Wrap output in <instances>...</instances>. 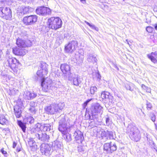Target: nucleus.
<instances>
[{
    "label": "nucleus",
    "mask_w": 157,
    "mask_h": 157,
    "mask_svg": "<svg viewBox=\"0 0 157 157\" xmlns=\"http://www.w3.org/2000/svg\"><path fill=\"white\" fill-rule=\"evenodd\" d=\"M48 65L45 63H43L41 64V69L38 70L36 74L40 78H43L41 82V86L42 90L44 91L47 92L51 89L53 86V83L52 81L48 78H46L44 79V78L48 73Z\"/></svg>",
    "instance_id": "obj_1"
},
{
    "label": "nucleus",
    "mask_w": 157,
    "mask_h": 157,
    "mask_svg": "<svg viewBox=\"0 0 157 157\" xmlns=\"http://www.w3.org/2000/svg\"><path fill=\"white\" fill-rule=\"evenodd\" d=\"M127 131L130 139L135 141H139L141 138V134L140 131L135 126L132 124L128 125Z\"/></svg>",
    "instance_id": "obj_2"
},
{
    "label": "nucleus",
    "mask_w": 157,
    "mask_h": 157,
    "mask_svg": "<svg viewBox=\"0 0 157 157\" xmlns=\"http://www.w3.org/2000/svg\"><path fill=\"white\" fill-rule=\"evenodd\" d=\"M65 106L63 102H59L58 104L52 103L46 106L44 109L48 114L53 115L56 114L59 110H62Z\"/></svg>",
    "instance_id": "obj_3"
},
{
    "label": "nucleus",
    "mask_w": 157,
    "mask_h": 157,
    "mask_svg": "<svg viewBox=\"0 0 157 157\" xmlns=\"http://www.w3.org/2000/svg\"><path fill=\"white\" fill-rule=\"evenodd\" d=\"M62 24V21L59 17H51L48 19L47 23V26L49 28L54 30L60 28Z\"/></svg>",
    "instance_id": "obj_4"
},
{
    "label": "nucleus",
    "mask_w": 157,
    "mask_h": 157,
    "mask_svg": "<svg viewBox=\"0 0 157 157\" xmlns=\"http://www.w3.org/2000/svg\"><path fill=\"white\" fill-rule=\"evenodd\" d=\"M0 17L7 20L11 19L12 12L10 8L8 7H0Z\"/></svg>",
    "instance_id": "obj_5"
},
{
    "label": "nucleus",
    "mask_w": 157,
    "mask_h": 157,
    "mask_svg": "<svg viewBox=\"0 0 157 157\" xmlns=\"http://www.w3.org/2000/svg\"><path fill=\"white\" fill-rule=\"evenodd\" d=\"M67 118L64 117L61 119L59 122L58 129L62 133L70 131V128H68V124H69Z\"/></svg>",
    "instance_id": "obj_6"
},
{
    "label": "nucleus",
    "mask_w": 157,
    "mask_h": 157,
    "mask_svg": "<svg viewBox=\"0 0 157 157\" xmlns=\"http://www.w3.org/2000/svg\"><path fill=\"white\" fill-rule=\"evenodd\" d=\"M32 137L34 139H37L40 140L44 142H48L50 137L45 132H43L42 131L36 132L32 133Z\"/></svg>",
    "instance_id": "obj_7"
},
{
    "label": "nucleus",
    "mask_w": 157,
    "mask_h": 157,
    "mask_svg": "<svg viewBox=\"0 0 157 157\" xmlns=\"http://www.w3.org/2000/svg\"><path fill=\"white\" fill-rule=\"evenodd\" d=\"M52 147L48 144L43 143L40 146V151L42 155L49 156L53 152V150L51 149Z\"/></svg>",
    "instance_id": "obj_8"
},
{
    "label": "nucleus",
    "mask_w": 157,
    "mask_h": 157,
    "mask_svg": "<svg viewBox=\"0 0 157 157\" xmlns=\"http://www.w3.org/2000/svg\"><path fill=\"white\" fill-rule=\"evenodd\" d=\"M117 147L115 143L111 142L105 144L104 145V150L106 153L110 154L116 151Z\"/></svg>",
    "instance_id": "obj_9"
},
{
    "label": "nucleus",
    "mask_w": 157,
    "mask_h": 157,
    "mask_svg": "<svg viewBox=\"0 0 157 157\" xmlns=\"http://www.w3.org/2000/svg\"><path fill=\"white\" fill-rule=\"evenodd\" d=\"M37 19V17L36 15H31L24 17L23 22L26 25H31L35 23Z\"/></svg>",
    "instance_id": "obj_10"
},
{
    "label": "nucleus",
    "mask_w": 157,
    "mask_h": 157,
    "mask_svg": "<svg viewBox=\"0 0 157 157\" xmlns=\"http://www.w3.org/2000/svg\"><path fill=\"white\" fill-rule=\"evenodd\" d=\"M36 13L37 14L45 16L51 13V10L49 8L42 6L38 8L36 10Z\"/></svg>",
    "instance_id": "obj_11"
},
{
    "label": "nucleus",
    "mask_w": 157,
    "mask_h": 157,
    "mask_svg": "<svg viewBox=\"0 0 157 157\" xmlns=\"http://www.w3.org/2000/svg\"><path fill=\"white\" fill-rule=\"evenodd\" d=\"M68 79L74 85L78 86L81 82L79 79L77 75L75 73L71 74L68 77Z\"/></svg>",
    "instance_id": "obj_12"
},
{
    "label": "nucleus",
    "mask_w": 157,
    "mask_h": 157,
    "mask_svg": "<svg viewBox=\"0 0 157 157\" xmlns=\"http://www.w3.org/2000/svg\"><path fill=\"white\" fill-rule=\"evenodd\" d=\"M77 45L78 43L76 41H72L65 47V50L67 52L71 53L75 50Z\"/></svg>",
    "instance_id": "obj_13"
},
{
    "label": "nucleus",
    "mask_w": 157,
    "mask_h": 157,
    "mask_svg": "<svg viewBox=\"0 0 157 157\" xmlns=\"http://www.w3.org/2000/svg\"><path fill=\"white\" fill-rule=\"evenodd\" d=\"M16 44L19 47L22 48L29 47L31 44L30 40L26 41L19 38L17 40Z\"/></svg>",
    "instance_id": "obj_14"
},
{
    "label": "nucleus",
    "mask_w": 157,
    "mask_h": 157,
    "mask_svg": "<svg viewBox=\"0 0 157 157\" xmlns=\"http://www.w3.org/2000/svg\"><path fill=\"white\" fill-rule=\"evenodd\" d=\"M19 61L14 58H9L6 62V66L10 67L12 69L15 68L17 64L18 63Z\"/></svg>",
    "instance_id": "obj_15"
},
{
    "label": "nucleus",
    "mask_w": 157,
    "mask_h": 157,
    "mask_svg": "<svg viewBox=\"0 0 157 157\" xmlns=\"http://www.w3.org/2000/svg\"><path fill=\"white\" fill-rule=\"evenodd\" d=\"M102 107L98 103H96L91 107L90 111L92 116L95 115L96 113H100L101 111Z\"/></svg>",
    "instance_id": "obj_16"
},
{
    "label": "nucleus",
    "mask_w": 157,
    "mask_h": 157,
    "mask_svg": "<svg viewBox=\"0 0 157 157\" xmlns=\"http://www.w3.org/2000/svg\"><path fill=\"white\" fill-rule=\"evenodd\" d=\"M60 69L63 74L67 75L68 76L71 74V67L66 63L62 64L61 65Z\"/></svg>",
    "instance_id": "obj_17"
},
{
    "label": "nucleus",
    "mask_w": 157,
    "mask_h": 157,
    "mask_svg": "<svg viewBox=\"0 0 157 157\" xmlns=\"http://www.w3.org/2000/svg\"><path fill=\"white\" fill-rule=\"evenodd\" d=\"M74 136L77 142L78 143H81L84 140L83 133L79 130L75 131L74 133Z\"/></svg>",
    "instance_id": "obj_18"
},
{
    "label": "nucleus",
    "mask_w": 157,
    "mask_h": 157,
    "mask_svg": "<svg viewBox=\"0 0 157 157\" xmlns=\"http://www.w3.org/2000/svg\"><path fill=\"white\" fill-rule=\"evenodd\" d=\"M37 96V94L34 93V92L31 93L29 91H25L23 95V98L26 100H31Z\"/></svg>",
    "instance_id": "obj_19"
},
{
    "label": "nucleus",
    "mask_w": 157,
    "mask_h": 157,
    "mask_svg": "<svg viewBox=\"0 0 157 157\" xmlns=\"http://www.w3.org/2000/svg\"><path fill=\"white\" fill-rule=\"evenodd\" d=\"M96 55L94 53H89L87 55V61L90 63L94 64L97 61Z\"/></svg>",
    "instance_id": "obj_20"
},
{
    "label": "nucleus",
    "mask_w": 157,
    "mask_h": 157,
    "mask_svg": "<svg viewBox=\"0 0 157 157\" xmlns=\"http://www.w3.org/2000/svg\"><path fill=\"white\" fill-rule=\"evenodd\" d=\"M13 52L15 55L17 56H24L26 53V50L24 49L16 47L13 48Z\"/></svg>",
    "instance_id": "obj_21"
},
{
    "label": "nucleus",
    "mask_w": 157,
    "mask_h": 157,
    "mask_svg": "<svg viewBox=\"0 0 157 157\" xmlns=\"http://www.w3.org/2000/svg\"><path fill=\"white\" fill-rule=\"evenodd\" d=\"M107 130L105 131L103 129H101L98 132V135H100L99 138L101 139H105V140L108 139L107 138Z\"/></svg>",
    "instance_id": "obj_22"
},
{
    "label": "nucleus",
    "mask_w": 157,
    "mask_h": 157,
    "mask_svg": "<svg viewBox=\"0 0 157 157\" xmlns=\"http://www.w3.org/2000/svg\"><path fill=\"white\" fill-rule=\"evenodd\" d=\"M125 87L127 90H129L132 92L135 91V86L132 83L128 82L125 84Z\"/></svg>",
    "instance_id": "obj_23"
},
{
    "label": "nucleus",
    "mask_w": 157,
    "mask_h": 157,
    "mask_svg": "<svg viewBox=\"0 0 157 157\" xmlns=\"http://www.w3.org/2000/svg\"><path fill=\"white\" fill-rule=\"evenodd\" d=\"M14 111L15 116L17 118H19L21 117L22 113L21 108H19L17 106H14Z\"/></svg>",
    "instance_id": "obj_24"
},
{
    "label": "nucleus",
    "mask_w": 157,
    "mask_h": 157,
    "mask_svg": "<svg viewBox=\"0 0 157 157\" xmlns=\"http://www.w3.org/2000/svg\"><path fill=\"white\" fill-rule=\"evenodd\" d=\"M70 131H67L65 133H62L63 137L67 142H69L71 140V135L69 133Z\"/></svg>",
    "instance_id": "obj_25"
},
{
    "label": "nucleus",
    "mask_w": 157,
    "mask_h": 157,
    "mask_svg": "<svg viewBox=\"0 0 157 157\" xmlns=\"http://www.w3.org/2000/svg\"><path fill=\"white\" fill-rule=\"evenodd\" d=\"M147 56L152 62L154 63H157V56L155 55L153 52H151L150 54H148Z\"/></svg>",
    "instance_id": "obj_26"
},
{
    "label": "nucleus",
    "mask_w": 157,
    "mask_h": 157,
    "mask_svg": "<svg viewBox=\"0 0 157 157\" xmlns=\"http://www.w3.org/2000/svg\"><path fill=\"white\" fill-rule=\"evenodd\" d=\"M111 96L110 93L108 92L104 91L102 92L101 95V97L103 99H108L111 98Z\"/></svg>",
    "instance_id": "obj_27"
},
{
    "label": "nucleus",
    "mask_w": 157,
    "mask_h": 157,
    "mask_svg": "<svg viewBox=\"0 0 157 157\" xmlns=\"http://www.w3.org/2000/svg\"><path fill=\"white\" fill-rule=\"evenodd\" d=\"M51 129V126L50 124H46L42 125L41 130L44 132L49 131Z\"/></svg>",
    "instance_id": "obj_28"
},
{
    "label": "nucleus",
    "mask_w": 157,
    "mask_h": 157,
    "mask_svg": "<svg viewBox=\"0 0 157 157\" xmlns=\"http://www.w3.org/2000/svg\"><path fill=\"white\" fill-rule=\"evenodd\" d=\"M3 77L4 79L6 80V81L8 82H13L14 80V78H13L11 75H5L3 76Z\"/></svg>",
    "instance_id": "obj_29"
},
{
    "label": "nucleus",
    "mask_w": 157,
    "mask_h": 157,
    "mask_svg": "<svg viewBox=\"0 0 157 157\" xmlns=\"http://www.w3.org/2000/svg\"><path fill=\"white\" fill-rule=\"evenodd\" d=\"M52 146L54 147L55 150L58 148H61L62 147L61 143L56 140L55 141L52 143Z\"/></svg>",
    "instance_id": "obj_30"
},
{
    "label": "nucleus",
    "mask_w": 157,
    "mask_h": 157,
    "mask_svg": "<svg viewBox=\"0 0 157 157\" xmlns=\"http://www.w3.org/2000/svg\"><path fill=\"white\" fill-rule=\"evenodd\" d=\"M17 124L19 127L21 128L23 132H25L26 126L25 124L21 121H17Z\"/></svg>",
    "instance_id": "obj_31"
},
{
    "label": "nucleus",
    "mask_w": 157,
    "mask_h": 157,
    "mask_svg": "<svg viewBox=\"0 0 157 157\" xmlns=\"http://www.w3.org/2000/svg\"><path fill=\"white\" fill-rule=\"evenodd\" d=\"M77 150L79 152L83 153L85 151V147L81 145H79L77 147Z\"/></svg>",
    "instance_id": "obj_32"
},
{
    "label": "nucleus",
    "mask_w": 157,
    "mask_h": 157,
    "mask_svg": "<svg viewBox=\"0 0 157 157\" xmlns=\"http://www.w3.org/2000/svg\"><path fill=\"white\" fill-rule=\"evenodd\" d=\"M7 123V120L5 118L4 116H1L0 117V124L2 125L6 124Z\"/></svg>",
    "instance_id": "obj_33"
},
{
    "label": "nucleus",
    "mask_w": 157,
    "mask_h": 157,
    "mask_svg": "<svg viewBox=\"0 0 157 157\" xmlns=\"http://www.w3.org/2000/svg\"><path fill=\"white\" fill-rule=\"evenodd\" d=\"M23 106L22 101L21 99H18L17 101L16 105L15 106H17L19 108H21Z\"/></svg>",
    "instance_id": "obj_34"
},
{
    "label": "nucleus",
    "mask_w": 157,
    "mask_h": 157,
    "mask_svg": "<svg viewBox=\"0 0 157 157\" xmlns=\"http://www.w3.org/2000/svg\"><path fill=\"white\" fill-rule=\"evenodd\" d=\"M33 137V138H31L29 139L28 143L29 145L31 147L33 146L35 144V141L33 139V138H34Z\"/></svg>",
    "instance_id": "obj_35"
},
{
    "label": "nucleus",
    "mask_w": 157,
    "mask_h": 157,
    "mask_svg": "<svg viewBox=\"0 0 157 157\" xmlns=\"http://www.w3.org/2000/svg\"><path fill=\"white\" fill-rule=\"evenodd\" d=\"M26 119L27 122L30 124L33 123L34 121V119L31 116L27 117Z\"/></svg>",
    "instance_id": "obj_36"
},
{
    "label": "nucleus",
    "mask_w": 157,
    "mask_h": 157,
    "mask_svg": "<svg viewBox=\"0 0 157 157\" xmlns=\"http://www.w3.org/2000/svg\"><path fill=\"white\" fill-rule=\"evenodd\" d=\"M107 138L109 137V139H114L113 133L112 132L109 131H107Z\"/></svg>",
    "instance_id": "obj_37"
},
{
    "label": "nucleus",
    "mask_w": 157,
    "mask_h": 157,
    "mask_svg": "<svg viewBox=\"0 0 157 157\" xmlns=\"http://www.w3.org/2000/svg\"><path fill=\"white\" fill-rule=\"evenodd\" d=\"M97 90V88L95 86H91L90 88V92L92 94H94Z\"/></svg>",
    "instance_id": "obj_38"
},
{
    "label": "nucleus",
    "mask_w": 157,
    "mask_h": 157,
    "mask_svg": "<svg viewBox=\"0 0 157 157\" xmlns=\"http://www.w3.org/2000/svg\"><path fill=\"white\" fill-rule=\"evenodd\" d=\"M84 22L87 25L89 26L92 29H95L96 30H97L98 29V28L96 27L94 25L90 24L89 23L86 21H85Z\"/></svg>",
    "instance_id": "obj_39"
},
{
    "label": "nucleus",
    "mask_w": 157,
    "mask_h": 157,
    "mask_svg": "<svg viewBox=\"0 0 157 157\" xmlns=\"http://www.w3.org/2000/svg\"><path fill=\"white\" fill-rule=\"evenodd\" d=\"M142 88L146 90L147 92H151V89L150 88L146 86L144 84L142 85Z\"/></svg>",
    "instance_id": "obj_40"
},
{
    "label": "nucleus",
    "mask_w": 157,
    "mask_h": 157,
    "mask_svg": "<svg viewBox=\"0 0 157 157\" xmlns=\"http://www.w3.org/2000/svg\"><path fill=\"white\" fill-rule=\"evenodd\" d=\"M153 29V28L150 26L147 27L146 29L147 31L150 33L152 32Z\"/></svg>",
    "instance_id": "obj_41"
},
{
    "label": "nucleus",
    "mask_w": 157,
    "mask_h": 157,
    "mask_svg": "<svg viewBox=\"0 0 157 157\" xmlns=\"http://www.w3.org/2000/svg\"><path fill=\"white\" fill-rule=\"evenodd\" d=\"M23 12H24V14H26L27 13L29 12V7H25L24 6H23Z\"/></svg>",
    "instance_id": "obj_42"
},
{
    "label": "nucleus",
    "mask_w": 157,
    "mask_h": 157,
    "mask_svg": "<svg viewBox=\"0 0 157 157\" xmlns=\"http://www.w3.org/2000/svg\"><path fill=\"white\" fill-rule=\"evenodd\" d=\"M42 126V125H41V124L40 123H37L36 124L35 127L37 128V129L38 131L40 130H41V127Z\"/></svg>",
    "instance_id": "obj_43"
},
{
    "label": "nucleus",
    "mask_w": 157,
    "mask_h": 157,
    "mask_svg": "<svg viewBox=\"0 0 157 157\" xmlns=\"http://www.w3.org/2000/svg\"><path fill=\"white\" fill-rule=\"evenodd\" d=\"M92 99H88L86 101H85L83 104V106L84 108H85L86 106H87L88 103Z\"/></svg>",
    "instance_id": "obj_44"
},
{
    "label": "nucleus",
    "mask_w": 157,
    "mask_h": 157,
    "mask_svg": "<svg viewBox=\"0 0 157 157\" xmlns=\"http://www.w3.org/2000/svg\"><path fill=\"white\" fill-rule=\"evenodd\" d=\"M79 54L81 56H83L84 55V51L82 49H80L78 51Z\"/></svg>",
    "instance_id": "obj_45"
},
{
    "label": "nucleus",
    "mask_w": 157,
    "mask_h": 157,
    "mask_svg": "<svg viewBox=\"0 0 157 157\" xmlns=\"http://www.w3.org/2000/svg\"><path fill=\"white\" fill-rule=\"evenodd\" d=\"M29 111L32 114H34L35 113L36 111L34 108H30L29 109Z\"/></svg>",
    "instance_id": "obj_46"
},
{
    "label": "nucleus",
    "mask_w": 157,
    "mask_h": 157,
    "mask_svg": "<svg viewBox=\"0 0 157 157\" xmlns=\"http://www.w3.org/2000/svg\"><path fill=\"white\" fill-rule=\"evenodd\" d=\"M23 6L21 7L20 8V10H19V13H21V15H23L25 14H24V12H23Z\"/></svg>",
    "instance_id": "obj_47"
},
{
    "label": "nucleus",
    "mask_w": 157,
    "mask_h": 157,
    "mask_svg": "<svg viewBox=\"0 0 157 157\" xmlns=\"http://www.w3.org/2000/svg\"><path fill=\"white\" fill-rule=\"evenodd\" d=\"M147 105V108L148 109L149 108V109H151V108L152 107V106L151 104L149 102H147L146 104Z\"/></svg>",
    "instance_id": "obj_48"
},
{
    "label": "nucleus",
    "mask_w": 157,
    "mask_h": 157,
    "mask_svg": "<svg viewBox=\"0 0 157 157\" xmlns=\"http://www.w3.org/2000/svg\"><path fill=\"white\" fill-rule=\"evenodd\" d=\"M30 105L31 108H34L35 106V103L34 101H31L30 103Z\"/></svg>",
    "instance_id": "obj_49"
},
{
    "label": "nucleus",
    "mask_w": 157,
    "mask_h": 157,
    "mask_svg": "<svg viewBox=\"0 0 157 157\" xmlns=\"http://www.w3.org/2000/svg\"><path fill=\"white\" fill-rule=\"evenodd\" d=\"M60 84V83L59 82H56V84H55L54 86L56 88H58L59 87V85Z\"/></svg>",
    "instance_id": "obj_50"
},
{
    "label": "nucleus",
    "mask_w": 157,
    "mask_h": 157,
    "mask_svg": "<svg viewBox=\"0 0 157 157\" xmlns=\"http://www.w3.org/2000/svg\"><path fill=\"white\" fill-rule=\"evenodd\" d=\"M1 151L3 154H7V152L5 151H4L3 148L1 149Z\"/></svg>",
    "instance_id": "obj_51"
},
{
    "label": "nucleus",
    "mask_w": 157,
    "mask_h": 157,
    "mask_svg": "<svg viewBox=\"0 0 157 157\" xmlns=\"http://www.w3.org/2000/svg\"><path fill=\"white\" fill-rule=\"evenodd\" d=\"M109 118H107L106 119V124L108 125L109 124Z\"/></svg>",
    "instance_id": "obj_52"
},
{
    "label": "nucleus",
    "mask_w": 157,
    "mask_h": 157,
    "mask_svg": "<svg viewBox=\"0 0 157 157\" xmlns=\"http://www.w3.org/2000/svg\"><path fill=\"white\" fill-rule=\"evenodd\" d=\"M145 22L147 23H149L151 22V19H148L147 18H146V21H145Z\"/></svg>",
    "instance_id": "obj_53"
},
{
    "label": "nucleus",
    "mask_w": 157,
    "mask_h": 157,
    "mask_svg": "<svg viewBox=\"0 0 157 157\" xmlns=\"http://www.w3.org/2000/svg\"><path fill=\"white\" fill-rule=\"evenodd\" d=\"M103 6H101V8L103 9H104V8H107L108 7L107 5L106 4H103Z\"/></svg>",
    "instance_id": "obj_54"
},
{
    "label": "nucleus",
    "mask_w": 157,
    "mask_h": 157,
    "mask_svg": "<svg viewBox=\"0 0 157 157\" xmlns=\"http://www.w3.org/2000/svg\"><path fill=\"white\" fill-rule=\"evenodd\" d=\"M156 118L155 116H154L153 117H152L151 118V120L154 122L155 121Z\"/></svg>",
    "instance_id": "obj_55"
},
{
    "label": "nucleus",
    "mask_w": 157,
    "mask_h": 157,
    "mask_svg": "<svg viewBox=\"0 0 157 157\" xmlns=\"http://www.w3.org/2000/svg\"><path fill=\"white\" fill-rule=\"evenodd\" d=\"M17 145V143H15V142H14L13 143V148H15V147H16Z\"/></svg>",
    "instance_id": "obj_56"
},
{
    "label": "nucleus",
    "mask_w": 157,
    "mask_h": 157,
    "mask_svg": "<svg viewBox=\"0 0 157 157\" xmlns=\"http://www.w3.org/2000/svg\"><path fill=\"white\" fill-rule=\"evenodd\" d=\"M153 26L154 27L155 29L157 30V24H156L153 25Z\"/></svg>",
    "instance_id": "obj_57"
},
{
    "label": "nucleus",
    "mask_w": 157,
    "mask_h": 157,
    "mask_svg": "<svg viewBox=\"0 0 157 157\" xmlns=\"http://www.w3.org/2000/svg\"><path fill=\"white\" fill-rule=\"evenodd\" d=\"M80 1L83 4L86 3V1L85 0H80Z\"/></svg>",
    "instance_id": "obj_58"
},
{
    "label": "nucleus",
    "mask_w": 157,
    "mask_h": 157,
    "mask_svg": "<svg viewBox=\"0 0 157 157\" xmlns=\"http://www.w3.org/2000/svg\"><path fill=\"white\" fill-rule=\"evenodd\" d=\"M153 54L155 55L156 56H157V51H155V52H153Z\"/></svg>",
    "instance_id": "obj_59"
},
{
    "label": "nucleus",
    "mask_w": 157,
    "mask_h": 157,
    "mask_svg": "<svg viewBox=\"0 0 157 157\" xmlns=\"http://www.w3.org/2000/svg\"><path fill=\"white\" fill-rule=\"evenodd\" d=\"M89 119H90V120H92V119L91 118V116H90V114H89Z\"/></svg>",
    "instance_id": "obj_60"
},
{
    "label": "nucleus",
    "mask_w": 157,
    "mask_h": 157,
    "mask_svg": "<svg viewBox=\"0 0 157 157\" xmlns=\"http://www.w3.org/2000/svg\"><path fill=\"white\" fill-rule=\"evenodd\" d=\"M126 41L127 42L128 44H129V45H130V44H129V43H128V40H126Z\"/></svg>",
    "instance_id": "obj_61"
},
{
    "label": "nucleus",
    "mask_w": 157,
    "mask_h": 157,
    "mask_svg": "<svg viewBox=\"0 0 157 157\" xmlns=\"http://www.w3.org/2000/svg\"><path fill=\"white\" fill-rule=\"evenodd\" d=\"M154 149H155L156 151L157 152V148H154Z\"/></svg>",
    "instance_id": "obj_62"
},
{
    "label": "nucleus",
    "mask_w": 157,
    "mask_h": 157,
    "mask_svg": "<svg viewBox=\"0 0 157 157\" xmlns=\"http://www.w3.org/2000/svg\"><path fill=\"white\" fill-rule=\"evenodd\" d=\"M156 129L157 130V125L156 126Z\"/></svg>",
    "instance_id": "obj_63"
},
{
    "label": "nucleus",
    "mask_w": 157,
    "mask_h": 157,
    "mask_svg": "<svg viewBox=\"0 0 157 157\" xmlns=\"http://www.w3.org/2000/svg\"><path fill=\"white\" fill-rule=\"evenodd\" d=\"M123 1H124L125 0H123Z\"/></svg>",
    "instance_id": "obj_64"
}]
</instances>
